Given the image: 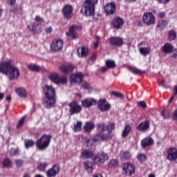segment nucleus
I'll return each instance as SVG.
<instances>
[{
  "label": "nucleus",
  "mask_w": 177,
  "mask_h": 177,
  "mask_svg": "<svg viewBox=\"0 0 177 177\" xmlns=\"http://www.w3.org/2000/svg\"><path fill=\"white\" fill-rule=\"evenodd\" d=\"M52 135L43 134L36 142L31 139H26L24 140V146L26 149H30L35 145L39 151H45L50 145Z\"/></svg>",
  "instance_id": "nucleus-1"
},
{
  "label": "nucleus",
  "mask_w": 177,
  "mask_h": 177,
  "mask_svg": "<svg viewBox=\"0 0 177 177\" xmlns=\"http://www.w3.org/2000/svg\"><path fill=\"white\" fill-rule=\"evenodd\" d=\"M45 95L44 103L47 109H52L56 104V89L53 86L45 85L43 88Z\"/></svg>",
  "instance_id": "nucleus-2"
},
{
  "label": "nucleus",
  "mask_w": 177,
  "mask_h": 177,
  "mask_svg": "<svg viewBox=\"0 0 177 177\" xmlns=\"http://www.w3.org/2000/svg\"><path fill=\"white\" fill-rule=\"evenodd\" d=\"M98 0H85L83 8L81 9L80 13L86 17L95 16V6Z\"/></svg>",
  "instance_id": "nucleus-3"
},
{
  "label": "nucleus",
  "mask_w": 177,
  "mask_h": 177,
  "mask_svg": "<svg viewBox=\"0 0 177 177\" xmlns=\"http://www.w3.org/2000/svg\"><path fill=\"white\" fill-rule=\"evenodd\" d=\"M68 106L69 108L68 111L70 115L80 114V113L82 111V106H81L77 100H73L68 104Z\"/></svg>",
  "instance_id": "nucleus-4"
},
{
  "label": "nucleus",
  "mask_w": 177,
  "mask_h": 177,
  "mask_svg": "<svg viewBox=\"0 0 177 177\" xmlns=\"http://www.w3.org/2000/svg\"><path fill=\"white\" fill-rule=\"evenodd\" d=\"M15 62L12 59H7L0 62V73L4 75L9 74V71Z\"/></svg>",
  "instance_id": "nucleus-5"
},
{
  "label": "nucleus",
  "mask_w": 177,
  "mask_h": 177,
  "mask_svg": "<svg viewBox=\"0 0 177 177\" xmlns=\"http://www.w3.org/2000/svg\"><path fill=\"white\" fill-rule=\"evenodd\" d=\"M49 80H50L52 82L56 85H60V84L62 85H66V84H67V77L65 76L60 77V75H59L57 73H52L50 75Z\"/></svg>",
  "instance_id": "nucleus-6"
},
{
  "label": "nucleus",
  "mask_w": 177,
  "mask_h": 177,
  "mask_svg": "<svg viewBox=\"0 0 177 177\" xmlns=\"http://www.w3.org/2000/svg\"><path fill=\"white\" fill-rule=\"evenodd\" d=\"M135 165L131 162H124L122 165V171L125 176H132L135 174Z\"/></svg>",
  "instance_id": "nucleus-7"
},
{
  "label": "nucleus",
  "mask_w": 177,
  "mask_h": 177,
  "mask_svg": "<svg viewBox=\"0 0 177 177\" xmlns=\"http://www.w3.org/2000/svg\"><path fill=\"white\" fill-rule=\"evenodd\" d=\"M62 12L64 19L66 20H71L73 16V12H74V8H73V6L71 4H66L63 7Z\"/></svg>",
  "instance_id": "nucleus-8"
},
{
  "label": "nucleus",
  "mask_w": 177,
  "mask_h": 177,
  "mask_svg": "<svg viewBox=\"0 0 177 177\" xmlns=\"http://www.w3.org/2000/svg\"><path fill=\"white\" fill-rule=\"evenodd\" d=\"M107 160H109V154L106 152L98 153L92 159L95 164H104Z\"/></svg>",
  "instance_id": "nucleus-9"
},
{
  "label": "nucleus",
  "mask_w": 177,
  "mask_h": 177,
  "mask_svg": "<svg viewBox=\"0 0 177 177\" xmlns=\"http://www.w3.org/2000/svg\"><path fill=\"white\" fill-rule=\"evenodd\" d=\"M142 21L147 26H153V24H156V17L153 12H147L142 16Z\"/></svg>",
  "instance_id": "nucleus-10"
},
{
  "label": "nucleus",
  "mask_w": 177,
  "mask_h": 177,
  "mask_svg": "<svg viewBox=\"0 0 177 177\" xmlns=\"http://www.w3.org/2000/svg\"><path fill=\"white\" fill-rule=\"evenodd\" d=\"M74 68H75L74 64L68 62H66L59 66V71L65 75H68V74H71V73L74 71Z\"/></svg>",
  "instance_id": "nucleus-11"
},
{
  "label": "nucleus",
  "mask_w": 177,
  "mask_h": 177,
  "mask_svg": "<svg viewBox=\"0 0 177 177\" xmlns=\"http://www.w3.org/2000/svg\"><path fill=\"white\" fill-rule=\"evenodd\" d=\"M82 29V26L73 24L69 28L68 32L66 34L68 37H71L72 39H77L78 38V34L75 31Z\"/></svg>",
  "instance_id": "nucleus-12"
},
{
  "label": "nucleus",
  "mask_w": 177,
  "mask_h": 177,
  "mask_svg": "<svg viewBox=\"0 0 177 177\" xmlns=\"http://www.w3.org/2000/svg\"><path fill=\"white\" fill-rule=\"evenodd\" d=\"M167 160L172 161L177 164V149L176 147H170L167 150Z\"/></svg>",
  "instance_id": "nucleus-13"
},
{
  "label": "nucleus",
  "mask_w": 177,
  "mask_h": 177,
  "mask_svg": "<svg viewBox=\"0 0 177 177\" xmlns=\"http://www.w3.org/2000/svg\"><path fill=\"white\" fill-rule=\"evenodd\" d=\"M8 74L10 81L17 80L19 77H20V71L17 66H15V62L12 64V66H11V68H10Z\"/></svg>",
  "instance_id": "nucleus-14"
},
{
  "label": "nucleus",
  "mask_w": 177,
  "mask_h": 177,
  "mask_svg": "<svg viewBox=\"0 0 177 177\" xmlns=\"http://www.w3.org/2000/svg\"><path fill=\"white\" fill-rule=\"evenodd\" d=\"M63 40L60 39H55L52 41L50 49L53 52H59L63 49Z\"/></svg>",
  "instance_id": "nucleus-15"
},
{
  "label": "nucleus",
  "mask_w": 177,
  "mask_h": 177,
  "mask_svg": "<svg viewBox=\"0 0 177 177\" xmlns=\"http://www.w3.org/2000/svg\"><path fill=\"white\" fill-rule=\"evenodd\" d=\"M111 139V136H108L107 133H102L98 131L97 133L95 134V137L92 139L93 142H104L105 140H110Z\"/></svg>",
  "instance_id": "nucleus-16"
},
{
  "label": "nucleus",
  "mask_w": 177,
  "mask_h": 177,
  "mask_svg": "<svg viewBox=\"0 0 177 177\" xmlns=\"http://www.w3.org/2000/svg\"><path fill=\"white\" fill-rule=\"evenodd\" d=\"M70 81L71 84H79V85L82 84V81H84V73L80 72L71 75Z\"/></svg>",
  "instance_id": "nucleus-17"
},
{
  "label": "nucleus",
  "mask_w": 177,
  "mask_h": 177,
  "mask_svg": "<svg viewBox=\"0 0 177 177\" xmlns=\"http://www.w3.org/2000/svg\"><path fill=\"white\" fill-rule=\"evenodd\" d=\"M60 173V165L59 164L53 165V167L46 171L47 177H56Z\"/></svg>",
  "instance_id": "nucleus-18"
},
{
  "label": "nucleus",
  "mask_w": 177,
  "mask_h": 177,
  "mask_svg": "<svg viewBox=\"0 0 177 177\" xmlns=\"http://www.w3.org/2000/svg\"><path fill=\"white\" fill-rule=\"evenodd\" d=\"M109 44L113 46H118L120 48L124 45V39L120 37H111L109 38Z\"/></svg>",
  "instance_id": "nucleus-19"
},
{
  "label": "nucleus",
  "mask_w": 177,
  "mask_h": 177,
  "mask_svg": "<svg viewBox=\"0 0 177 177\" xmlns=\"http://www.w3.org/2000/svg\"><path fill=\"white\" fill-rule=\"evenodd\" d=\"M116 10V5L114 2L109 3L104 6V12L108 16H111L114 15Z\"/></svg>",
  "instance_id": "nucleus-20"
},
{
  "label": "nucleus",
  "mask_w": 177,
  "mask_h": 177,
  "mask_svg": "<svg viewBox=\"0 0 177 177\" xmlns=\"http://www.w3.org/2000/svg\"><path fill=\"white\" fill-rule=\"evenodd\" d=\"M115 67H117V64L114 60L107 59L105 61V66H103L101 68V73H106L110 68L113 69Z\"/></svg>",
  "instance_id": "nucleus-21"
},
{
  "label": "nucleus",
  "mask_w": 177,
  "mask_h": 177,
  "mask_svg": "<svg viewBox=\"0 0 177 177\" xmlns=\"http://www.w3.org/2000/svg\"><path fill=\"white\" fill-rule=\"evenodd\" d=\"M97 107L100 111H109L111 109V106L109 104H106L105 99H100L97 102Z\"/></svg>",
  "instance_id": "nucleus-22"
},
{
  "label": "nucleus",
  "mask_w": 177,
  "mask_h": 177,
  "mask_svg": "<svg viewBox=\"0 0 177 177\" xmlns=\"http://www.w3.org/2000/svg\"><path fill=\"white\" fill-rule=\"evenodd\" d=\"M137 129L140 132H147L150 129V121L145 120L142 122L138 125Z\"/></svg>",
  "instance_id": "nucleus-23"
},
{
  "label": "nucleus",
  "mask_w": 177,
  "mask_h": 177,
  "mask_svg": "<svg viewBox=\"0 0 177 177\" xmlns=\"http://www.w3.org/2000/svg\"><path fill=\"white\" fill-rule=\"evenodd\" d=\"M82 107H85L86 109H89L92 107V106H95L97 102L93 98H86L81 101Z\"/></svg>",
  "instance_id": "nucleus-24"
},
{
  "label": "nucleus",
  "mask_w": 177,
  "mask_h": 177,
  "mask_svg": "<svg viewBox=\"0 0 177 177\" xmlns=\"http://www.w3.org/2000/svg\"><path fill=\"white\" fill-rule=\"evenodd\" d=\"M154 145V140L151 137H147L141 140V146L143 149L150 147Z\"/></svg>",
  "instance_id": "nucleus-25"
},
{
  "label": "nucleus",
  "mask_w": 177,
  "mask_h": 177,
  "mask_svg": "<svg viewBox=\"0 0 177 177\" xmlns=\"http://www.w3.org/2000/svg\"><path fill=\"white\" fill-rule=\"evenodd\" d=\"M113 26L117 30L121 28V26H124V19L120 17H115L113 21Z\"/></svg>",
  "instance_id": "nucleus-26"
},
{
  "label": "nucleus",
  "mask_w": 177,
  "mask_h": 177,
  "mask_svg": "<svg viewBox=\"0 0 177 177\" xmlns=\"http://www.w3.org/2000/svg\"><path fill=\"white\" fill-rule=\"evenodd\" d=\"M174 46L169 43H165L163 46L160 48V50L164 53H172L174 52Z\"/></svg>",
  "instance_id": "nucleus-27"
},
{
  "label": "nucleus",
  "mask_w": 177,
  "mask_h": 177,
  "mask_svg": "<svg viewBox=\"0 0 177 177\" xmlns=\"http://www.w3.org/2000/svg\"><path fill=\"white\" fill-rule=\"evenodd\" d=\"M94 152L93 151L84 149L82 151L81 153V157L84 158V160H88L89 158H93Z\"/></svg>",
  "instance_id": "nucleus-28"
},
{
  "label": "nucleus",
  "mask_w": 177,
  "mask_h": 177,
  "mask_svg": "<svg viewBox=\"0 0 177 177\" xmlns=\"http://www.w3.org/2000/svg\"><path fill=\"white\" fill-rule=\"evenodd\" d=\"M167 26H168V21L167 19H160L156 24V30L162 31Z\"/></svg>",
  "instance_id": "nucleus-29"
},
{
  "label": "nucleus",
  "mask_w": 177,
  "mask_h": 177,
  "mask_svg": "<svg viewBox=\"0 0 177 177\" xmlns=\"http://www.w3.org/2000/svg\"><path fill=\"white\" fill-rule=\"evenodd\" d=\"M31 27V30L33 34H40L42 30V25H41V24L32 23Z\"/></svg>",
  "instance_id": "nucleus-30"
},
{
  "label": "nucleus",
  "mask_w": 177,
  "mask_h": 177,
  "mask_svg": "<svg viewBox=\"0 0 177 177\" xmlns=\"http://www.w3.org/2000/svg\"><path fill=\"white\" fill-rule=\"evenodd\" d=\"M115 129V124L114 122H110L109 124L106 125V131H108L106 134L111 136V139H113V133L111 132Z\"/></svg>",
  "instance_id": "nucleus-31"
},
{
  "label": "nucleus",
  "mask_w": 177,
  "mask_h": 177,
  "mask_svg": "<svg viewBox=\"0 0 177 177\" xmlns=\"http://www.w3.org/2000/svg\"><path fill=\"white\" fill-rule=\"evenodd\" d=\"M84 169L86 171L88 174H91L93 172V163L90 161H86L84 163Z\"/></svg>",
  "instance_id": "nucleus-32"
},
{
  "label": "nucleus",
  "mask_w": 177,
  "mask_h": 177,
  "mask_svg": "<svg viewBox=\"0 0 177 177\" xmlns=\"http://www.w3.org/2000/svg\"><path fill=\"white\" fill-rule=\"evenodd\" d=\"M131 131H132L131 124H126L122 132V138H127V136L131 133Z\"/></svg>",
  "instance_id": "nucleus-33"
},
{
  "label": "nucleus",
  "mask_w": 177,
  "mask_h": 177,
  "mask_svg": "<svg viewBox=\"0 0 177 177\" xmlns=\"http://www.w3.org/2000/svg\"><path fill=\"white\" fill-rule=\"evenodd\" d=\"M128 70H129V71H131V73H133V74H135L136 75H142V74L146 73V71H142L140 69L133 68L131 66H129L128 68Z\"/></svg>",
  "instance_id": "nucleus-34"
},
{
  "label": "nucleus",
  "mask_w": 177,
  "mask_h": 177,
  "mask_svg": "<svg viewBox=\"0 0 177 177\" xmlns=\"http://www.w3.org/2000/svg\"><path fill=\"white\" fill-rule=\"evenodd\" d=\"M120 162L117 159H111L107 164L108 168H118Z\"/></svg>",
  "instance_id": "nucleus-35"
},
{
  "label": "nucleus",
  "mask_w": 177,
  "mask_h": 177,
  "mask_svg": "<svg viewBox=\"0 0 177 177\" xmlns=\"http://www.w3.org/2000/svg\"><path fill=\"white\" fill-rule=\"evenodd\" d=\"M94 129H95V124H93V122H86L84 127V129L85 132H91V131H92Z\"/></svg>",
  "instance_id": "nucleus-36"
},
{
  "label": "nucleus",
  "mask_w": 177,
  "mask_h": 177,
  "mask_svg": "<svg viewBox=\"0 0 177 177\" xmlns=\"http://www.w3.org/2000/svg\"><path fill=\"white\" fill-rule=\"evenodd\" d=\"M15 92L20 97H27V92L24 88L19 87L15 90Z\"/></svg>",
  "instance_id": "nucleus-37"
},
{
  "label": "nucleus",
  "mask_w": 177,
  "mask_h": 177,
  "mask_svg": "<svg viewBox=\"0 0 177 177\" xmlns=\"http://www.w3.org/2000/svg\"><path fill=\"white\" fill-rule=\"evenodd\" d=\"M28 68L30 70V71H35L36 73H39L40 70H44V68H40L37 64H29L27 66Z\"/></svg>",
  "instance_id": "nucleus-38"
},
{
  "label": "nucleus",
  "mask_w": 177,
  "mask_h": 177,
  "mask_svg": "<svg viewBox=\"0 0 177 177\" xmlns=\"http://www.w3.org/2000/svg\"><path fill=\"white\" fill-rule=\"evenodd\" d=\"M177 35L176 31L174 30H169L168 32V39L169 41H175L176 39Z\"/></svg>",
  "instance_id": "nucleus-39"
},
{
  "label": "nucleus",
  "mask_w": 177,
  "mask_h": 177,
  "mask_svg": "<svg viewBox=\"0 0 177 177\" xmlns=\"http://www.w3.org/2000/svg\"><path fill=\"white\" fill-rule=\"evenodd\" d=\"M97 130L98 131V132L104 133V132H106V131H107V127H106V124L102 122V123L97 124Z\"/></svg>",
  "instance_id": "nucleus-40"
},
{
  "label": "nucleus",
  "mask_w": 177,
  "mask_h": 177,
  "mask_svg": "<svg viewBox=\"0 0 177 177\" xmlns=\"http://www.w3.org/2000/svg\"><path fill=\"white\" fill-rule=\"evenodd\" d=\"M151 52L150 47H141L140 48V53L143 56H147Z\"/></svg>",
  "instance_id": "nucleus-41"
},
{
  "label": "nucleus",
  "mask_w": 177,
  "mask_h": 177,
  "mask_svg": "<svg viewBox=\"0 0 177 177\" xmlns=\"http://www.w3.org/2000/svg\"><path fill=\"white\" fill-rule=\"evenodd\" d=\"M2 165L4 168H12L13 164L9 158H6L3 160Z\"/></svg>",
  "instance_id": "nucleus-42"
},
{
  "label": "nucleus",
  "mask_w": 177,
  "mask_h": 177,
  "mask_svg": "<svg viewBox=\"0 0 177 177\" xmlns=\"http://www.w3.org/2000/svg\"><path fill=\"white\" fill-rule=\"evenodd\" d=\"M82 128V122L77 121L76 124H74L73 127V132H80Z\"/></svg>",
  "instance_id": "nucleus-43"
},
{
  "label": "nucleus",
  "mask_w": 177,
  "mask_h": 177,
  "mask_svg": "<svg viewBox=\"0 0 177 177\" xmlns=\"http://www.w3.org/2000/svg\"><path fill=\"white\" fill-rule=\"evenodd\" d=\"M88 52L89 49L88 48V47H82L81 54H79L80 57H86Z\"/></svg>",
  "instance_id": "nucleus-44"
},
{
  "label": "nucleus",
  "mask_w": 177,
  "mask_h": 177,
  "mask_svg": "<svg viewBox=\"0 0 177 177\" xmlns=\"http://www.w3.org/2000/svg\"><path fill=\"white\" fill-rule=\"evenodd\" d=\"M131 157H132V155H131V153L129 151H124L121 154V159L122 160H129V158H131Z\"/></svg>",
  "instance_id": "nucleus-45"
},
{
  "label": "nucleus",
  "mask_w": 177,
  "mask_h": 177,
  "mask_svg": "<svg viewBox=\"0 0 177 177\" xmlns=\"http://www.w3.org/2000/svg\"><path fill=\"white\" fill-rule=\"evenodd\" d=\"M160 114H161L162 117H163L164 120H168V118H169V116L171 115L169 111H168L167 109H163L161 111Z\"/></svg>",
  "instance_id": "nucleus-46"
},
{
  "label": "nucleus",
  "mask_w": 177,
  "mask_h": 177,
  "mask_svg": "<svg viewBox=\"0 0 177 177\" xmlns=\"http://www.w3.org/2000/svg\"><path fill=\"white\" fill-rule=\"evenodd\" d=\"M147 158V156L145 153H139L137 156V160L140 161V162H145Z\"/></svg>",
  "instance_id": "nucleus-47"
},
{
  "label": "nucleus",
  "mask_w": 177,
  "mask_h": 177,
  "mask_svg": "<svg viewBox=\"0 0 177 177\" xmlns=\"http://www.w3.org/2000/svg\"><path fill=\"white\" fill-rule=\"evenodd\" d=\"M15 156H20V153H19V148L11 149L10 151V157H15Z\"/></svg>",
  "instance_id": "nucleus-48"
},
{
  "label": "nucleus",
  "mask_w": 177,
  "mask_h": 177,
  "mask_svg": "<svg viewBox=\"0 0 177 177\" xmlns=\"http://www.w3.org/2000/svg\"><path fill=\"white\" fill-rule=\"evenodd\" d=\"M46 167H48V163L46 162H41L38 165V169L41 172H44L46 169Z\"/></svg>",
  "instance_id": "nucleus-49"
},
{
  "label": "nucleus",
  "mask_w": 177,
  "mask_h": 177,
  "mask_svg": "<svg viewBox=\"0 0 177 177\" xmlns=\"http://www.w3.org/2000/svg\"><path fill=\"white\" fill-rule=\"evenodd\" d=\"M15 163L16 165L17 168H21L23 164H24V161L21 159H17L15 160Z\"/></svg>",
  "instance_id": "nucleus-50"
},
{
  "label": "nucleus",
  "mask_w": 177,
  "mask_h": 177,
  "mask_svg": "<svg viewBox=\"0 0 177 177\" xmlns=\"http://www.w3.org/2000/svg\"><path fill=\"white\" fill-rule=\"evenodd\" d=\"M26 121V117L21 118L18 124H17V128L19 129V128H21L22 125H24V122Z\"/></svg>",
  "instance_id": "nucleus-51"
},
{
  "label": "nucleus",
  "mask_w": 177,
  "mask_h": 177,
  "mask_svg": "<svg viewBox=\"0 0 177 177\" xmlns=\"http://www.w3.org/2000/svg\"><path fill=\"white\" fill-rule=\"evenodd\" d=\"M82 88L86 91H88V89H91V84L86 82H82Z\"/></svg>",
  "instance_id": "nucleus-52"
},
{
  "label": "nucleus",
  "mask_w": 177,
  "mask_h": 177,
  "mask_svg": "<svg viewBox=\"0 0 177 177\" xmlns=\"http://www.w3.org/2000/svg\"><path fill=\"white\" fill-rule=\"evenodd\" d=\"M35 20L36 22V24H41V26H42V23H44V19L43 18H41V17L39 16H36L35 18Z\"/></svg>",
  "instance_id": "nucleus-53"
},
{
  "label": "nucleus",
  "mask_w": 177,
  "mask_h": 177,
  "mask_svg": "<svg viewBox=\"0 0 177 177\" xmlns=\"http://www.w3.org/2000/svg\"><path fill=\"white\" fill-rule=\"evenodd\" d=\"M111 95L115 96V97H119V99L124 98V95H122L121 93H119V92H117V91L112 92Z\"/></svg>",
  "instance_id": "nucleus-54"
},
{
  "label": "nucleus",
  "mask_w": 177,
  "mask_h": 177,
  "mask_svg": "<svg viewBox=\"0 0 177 177\" xmlns=\"http://www.w3.org/2000/svg\"><path fill=\"white\" fill-rule=\"evenodd\" d=\"M97 58V53H94L88 59V63L90 62H95Z\"/></svg>",
  "instance_id": "nucleus-55"
},
{
  "label": "nucleus",
  "mask_w": 177,
  "mask_h": 177,
  "mask_svg": "<svg viewBox=\"0 0 177 177\" xmlns=\"http://www.w3.org/2000/svg\"><path fill=\"white\" fill-rule=\"evenodd\" d=\"M157 16L158 19L162 20V19H165V17H167V14L165 13V12H160L158 13Z\"/></svg>",
  "instance_id": "nucleus-56"
},
{
  "label": "nucleus",
  "mask_w": 177,
  "mask_h": 177,
  "mask_svg": "<svg viewBox=\"0 0 177 177\" xmlns=\"http://www.w3.org/2000/svg\"><path fill=\"white\" fill-rule=\"evenodd\" d=\"M138 106L142 107V109H146V107H147V104H146V102H145L144 101H140L138 103Z\"/></svg>",
  "instance_id": "nucleus-57"
},
{
  "label": "nucleus",
  "mask_w": 177,
  "mask_h": 177,
  "mask_svg": "<svg viewBox=\"0 0 177 177\" xmlns=\"http://www.w3.org/2000/svg\"><path fill=\"white\" fill-rule=\"evenodd\" d=\"M7 3L10 6H15L16 5V0H7Z\"/></svg>",
  "instance_id": "nucleus-58"
},
{
  "label": "nucleus",
  "mask_w": 177,
  "mask_h": 177,
  "mask_svg": "<svg viewBox=\"0 0 177 177\" xmlns=\"http://www.w3.org/2000/svg\"><path fill=\"white\" fill-rule=\"evenodd\" d=\"M157 2L158 3L166 5V3H169V2H171V0H157Z\"/></svg>",
  "instance_id": "nucleus-59"
},
{
  "label": "nucleus",
  "mask_w": 177,
  "mask_h": 177,
  "mask_svg": "<svg viewBox=\"0 0 177 177\" xmlns=\"http://www.w3.org/2000/svg\"><path fill=\"white\" fill-rule=\"evenodd\" d=\"M173 52L174 53L170 55V57H172L173 59H177V48H174Z\"/></svg>",
  "instance_id": "nucleus-60"
},
{
  "label": "nucleus",
  "mask_w": 177,
  "mask_h": 177,
  "mask_svg": "<svg viewBox=\"0 0 177 177\" xmlns=\"http://www.w3.org/2000/svg\"><path fill=\"white\" fill-rule=\"evenodd\" d=\"M52 31H53L52 26H49L48 28H47L46 29L45 32H46V34H50V32H52Z\"/></svg>",
  "instance_id": "nucleus-61"
},
{
  "label": "nucleus",
  "mask_w": 177,
  "mask_h": 177,
  "mask_svg": "<svg viewBox=\"0 0 177 177\" xmlns=\"http://www.w3.org/2000/svg\"><path fill=\"white\" fill-rule=\"evenodd\" d=\"M172 118L174 121H177V109L174 111Z\"/></svg>",
  "instance_id": "nucleus-62"
},
{
  "label": "nucleus",
  "mask_w": 177,
  "mask_h": 177,
  "mask_svg": "<svg viewBox=\"0 0 177 177\" xmlns=\"http://www.w3.org/2000/svg\"><path fill=\"white\" fill-rule=\"evenodd\" d=\"M158 84L160 86H163V88H165V84H164V80H159Z\"/></svg>",
  "instance_id": "nucleus-63"
},
{
  "label": "nucleus",
  "mask_w": 177,
  "mask_h": 177,
  "mask_svg": "<svg viewBox=\"0 0 177 177\" xmlns=\"http://www.w3.org/2000/svg\"><path fill=\"white\" fill-rule=\"evenodd\" d=\"M93 48H94V49H97V48H99V41H97L94 44Z\"/></svg>",
  "instance_id": "nucleus-64"
}]
</instances>
